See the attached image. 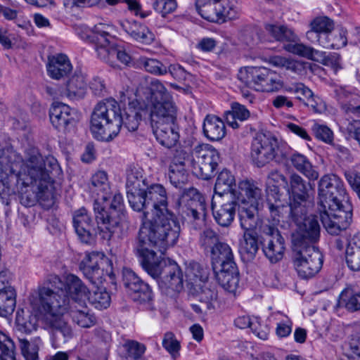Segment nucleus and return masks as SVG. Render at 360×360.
Segmentation results:
<instances>
[{"label": "nucleus", "mask_w": 360, "mask_h": 360, "mask_svg": "<svg viewBox=\"0 0 360 360\" xmlns=\"http://www.w3.org/2000/svg\"><path fill=\"white\" fill-rule=\"evenodd\" d=\"M30 300L33 309L43 314V321L51 331L54 345L72 337V329L63 319L65 314L69 313L72 321L82 328L96 323V318L89 313L86 302L71 304L63 290L54 292L48 287H39Z\"/></svg>", "instance_id": "1"}, {"label": "nucleus", "mask_w": 360, "mask_h": 360, "mask_svg": "<svg viewBox=\"0 0 360 360\" xmlns=\"http://www.w3.org/2000/svg\"><path fill=\"white\" fill-rule=\"evenodd\" d=\"M318 210L326 230L338 235L345 230L352 217V205L346 195L343 182L335 174L323 176L318 184Z\"/></svg>", "instance_id": "2"}, {"label": "nucleus", "mask_w": 360, "mask_h": 360, "mask_svg": "<svg viewBox=\"0 0 360 360\" xmlns=\"http://www.w3.org/2000/svg\"><path fill=\"white\" fill-rule=\"evenodd\" d=\"M152 219L144 221L139 231L134 252L141 264L158 259L151 248L164 254L167 248L173 246L180 234V224L174 213L158 210Z\"/></svg>", "instance_id": "3"}, {"label": "nucleus", "mask_w": 360, "mask_h": 360, "mask_svg": "<svg viewBox=\"0 0 360 360\" xmlns=\"http://www.w3.org/2000/svg\"><path fill=\"white\" fill-rule=\"evenodd\" d=\"M24 162L27 176L32 183L37 184L38 201L46 208L52 207L56 195L53 191L51 169L58 167L56 161L53 158L44 160L38 148L29 147L25 151Z\"/></svg>", "instance_id": "4"}, {"label": "nucleus", "mask_w": 360, "mask_h": 360, "mask_svg": "<svg viewBox=\"0 0 360 360\" xmlns=\"http://www.w3.org/2000/svg\"><path fill=\"white\" fill-rule=\"evenodd\" d=\"M103 202L105 203L104 205H101L97 200L94 205L96 219L103 232V240L110 241L113 238H123L127 233L128 221L122 196L117 193L109 204L108 200Z\"/></svg>", "instance_id": "5"}, {"label": "nucleus", "mask_w": 360, "mask_h": 360, "mask_svg": "<svg viewBox=\"0 0 360 360\" xmlns=\"http://www.w3.org/2000/svg\"><path fill=\"white\" fill-rule=\"evenodd\" d=\"M120 105L113 98L105 99L96 104L91 117L90 130L95 139L110 141L119 134Z\"/></svg>", "instance_id": "6"}, {"label": "nucleus", "mask_w": 360, "mask_h": 360, "mask_svg": "<svg viewBox=\"0 0 360 360\" xmlns=\"http://www.w3.org/2000/svg\"><path fill=\"white\" fill-rule=\"evenodd\" d=\"M239 189L238 200L244 204L238 210L240 226L245 232L255 231L259 219L258 210L262 202V190L248 180L239 182Z\"/></svg>", "instance_id": "7"}, {"label": "nucleus", "mask_w": 360, "mask_h": 360, "mask_svg": "<svg viewBox=\"0 0 360 360\" xmlns=\"http://www.w3.org/2000/svg\"><path fill=\"white\" fill-rule=\"evenodd\" d=\"M141 264L153 278H160L165 288L178 292L183 290V272L175 262L158 258Z\"/></svg>", "instance_id": "8"}, {"label": "nucleus", "mask_w": 360, "mask_h": 360, "mask_svg": "<svg viewBox=\"0 0 360 360\" xmlns=\"http://www.w3.org/2000/svg\"><path fill=\"white\" fill-rule=\"evenodd\" d=\"M292 262L300 278H311L321 269L323 257L316 246L295 247Z\"/></svg>", "instance_id": "9"}, {"label": "nucleus", "mask_w": 360, "mask_h": 360, "mask_svg": "<svg viewBox=\"0 0 360 360\" xmlns=\"http://www.w3.org/2000/svg\"><path fill=\"white\" fill-rule=\"evenodd\" d=\"M219 154L212 146L199 143L192 149L193 173L204 180L211 179L219 162Z\"/></svg>", "instance_id": "10"}, {"label": "nucleus", "mask_w": 360, "mask_h": 360, "mask_svg": "<svg viewBox=\"0 0 360 360\" xmlns=\"http://www.w3.org/2000/svg\"><path fill=\"white\" fill-rule=\"evenodd\" d=\"M122 282L131 299L142 304L146 310L155 312L157 309L153 303L150 287L141 280L135 272L127 268L122 270Z\"/></svg>", "instance_id": "11"}, {"label": "nucleus", "mask_w": 360, "mask_h": 360, "mask_svg": "<svg viewBox=\"0 0 360 360\" xmlns=\"http://www.w3.org/2000/svg\"><path fill=\"white\" fill-rule=\"evenodd\" d=\"M80 269L86 278L94 284L102 283L105 276L112 280L115 278L112 262L102 252L89 253L80 264Z\"/></svg>", "instance_id": "12"}, {"label": "nucleus", "mask_w": 360, "mask_h": 360, "mask_svg": "<svg viewBox=\"0 0 360 360\" xmlns=\"http://www.w3.org/2000/svg\"><path fill=\"white\" fill-rule=\"evenodd\" d=\"M278 151L277 139L271 134L260 133L252 143L251 158L257 167H262L272 160L278 162L285 158L284 155L280 158Z\"/></svg>", "instance_id": "13"}, {"label": "nucleus", "mask_w": 360, "mask_h": 360, "mask_svg": "<svg viewBox=\"0 0 360 360\" xmlns=\"http://www.w3.org/2000/svg\"><path fill=\"white\" fill-rule=\"evenodd\" d=\"M259 243L265 257L271 263H276L283 257L285 239L274 224H264L260 227Z\"/></svg>", "instance_id": "14"}, {"label": "nucleus", "mask_w": 360, "mask_h": 360, "mask_svg": "<svg viewBox=\"0 0 360 360\" xmlns=\"http://www.w3.org/2000/svg\"><path fill=\"white\" fill-rule=\"evenodd\" d=\"M79 117L76 109L60 102L53 103L49 110L50 121L53 127L63 133L73 131Z\"/></svg>", "instance_id": "15"}, {"label": "nucleus", "mask_w": 360, "mask_h": 360, "mask_svg": "<svg viewBox=\"0 0 360 360\" xmlns=\"http://www.w3.org/2000/svg\"><path fill=\"white\" fill-rule=\"evenodd\" d=\"M175 208L191 216L195 220L204 219L206 215L205 199L199 191L194 188L185 189L175 202Z\"/></svg>", "instance_id": "16"}, {"label": "nucleus", "mask_w": 360, "mask_h": 360, "mask_svg": "<svg viewBox=\"0 0 360 360\" xmlns=\"http://www.w3.org/2000/svg\"><path fill=\"white\" fill-rule=\"evenodd\" d=\"M73 226L79 240L84 243L91 244L98 233L103 239L98 221L96 219L95 223L85 208H81L75 212Z\"/></svg>", "instance_id": "17"}, {"label": "nucleus", "mask_w": 360, "mask_h": 360, "mask_svg": "<svg viewBox=\"0 0 360 360\" xmlns=\"http://www.w3.org/2000/svg\"><path fill=\"white\" fill-rule=\"evenodd\" d=\"M296 232L292 235L295 247L316 246L320 237V226L316 216L311 215L297 225Z\"/></svg>", "instance_id": "18"}, {"label": "nucleus", "mask_w": 360, "mask_h": 360, "mask_svg": "<svg viewBox=\"0 0 360 360\" xmlns=\"http://www.w3.org/2000/svg\"><path fill=\"white\" fill-rule=\"evenodd\" d=\"M149 109L151 126L172 124L177 120V108L172 98L150 103Z\"/></svg>", "instance_id": "19"}, {"label": "nucleus", "mask_w": 360, "mask_h": 360, "mask_svg": "<svg viewBox=\"0 0 360 360\" xmlns=\"http://www.w3.org/2000/svg\"><path fill=\"white\" fill-rule=\"evenodd\" d=\"M148 109V105L144 101L141 102L137 99L129 102V107L124 110V113L122 112L120 108L118 118L121 120V123L119 125V131L122 127L126 128L129 131H136L139 127L143 115L146 114Z\"/></svg>", "instance_id": "20"}, {"label": "nucleus", "mask_w": 360, "mask_h": 360, "mask_svg": "<svg viewBox=\"0 0 360 360\" xmlns=\"http://www.w3.org/2000/svg\"><path fill=\"white\" fill-rule=\"evenodd\" d=\"M111 27L104 24L95 25L89 36L91 41L94 44L98 57L101 59L106 58L108 51L114 46L112 40L113 37L110 33Z\"/></svg>", "instance_id": "21"}, {"label": "nucleus", "mask_w": 360, "mask_h": 360, "mask_svg": "<svg viewBox=\"0 0 360 360\" xmlns=\"http://www.w3.org/2000/svg\"><path fill=\"white\" fill-rule=\"evenodd\" d=\"M65 290H63L70 299L71 304L86 302L87 295L89 293L87 287L82 283L81 279L74 274H69L65 278Z\"/></svg>", "instance_id": "22"}, {"label": "nucleus", "mask_w": 360, "mask_h": 360, "mask_svg": "<svg viewBox=\"0 0 360 360\" xmlns=\"http://www.w3.org/2000/svg\"><path fill=\"white\" fill-rule=\"evenodd\" d=\"M334 27V22L330 18L326 16L317 17L310 22V30L306 33L307 39L311 43L319 45L324 37H327Z\"/></svg>", "instance_id": "23"}, {"label": "nucleus", "mask_w": 360, "mask_h": 360, "mask_svg": "<svg viewBox=\"0 0 360 360\" xmlns=\"http://www.w3.org/2000/svg\"><path fill=\"white\" fill-rule=\"evenodd\" d=\"M157 141L163 146L171 148L179 139V126L176 122L151 126Z\"/></svg>", "instance_id": "24"}, {"label": "nucleus", "mask_w": 360, "mask_h": 360, "mask_svg": "<svg viewBox=\"0 0 360 360\" xmlns=\"http://www.w3.org/2000/svg\"><path fill=\"white\" fill-rule=\"evenodd\" d=\"M120 25L127 34L138 42L148 44L154 39V34L148 27L136 20H124Z\"/></svg>", "instance_id": "25"}, {"label": "nucleus", "mask_w": 360, "mask_h": 360, "mask_svg": "<svg viewBox=\"0 0 360 360\" xmlns=\"http://www.w3.org/2000/svg\"><path fill=\"white\" fill-rule=\"evenodd\" d=\"M219 284L226 290L233 292L239 283V272L236 264H232L214 269Z\"/></svg>", "instance_id": "26"}, {"label": "nucleus", "mask_w": 360, "mask_h": 360, "mask_svg": "<svg viewBox=\"0 0 360 360\" xmlns=\"http://www.w3.org/2000/svg\"><path fill=\"white\" fill-rule=\"evenodd\" d=\"M46 68L49 75L52 79L58 80L71 72L72 65L66 55L59 53L48 58Z\"/></svg>", "instance_id": "27"}, {"label": "nucleus", "mask_w": 360, "mask_h": 360, "mask_svg": "<svg viewBox=\"0 0 360 360\" xmlns=\"http://www.w3.org/2000/svg\"><path fill=\"white\" fill-rule=\"evenodd\" d=\"M147 196V205L154 214H157L158 210H162L166 212L167 209V195L165 188L159 184H154L147 186L146 189Z\"/></svg>", "instance_id": "28"}, {"label": "nucleus", "mask_w": 360, "mask_h": 360, "mask_svg": "<svg viewBox=\"0 0 360 360\" xmlns=\"http://www.w3.org/2000/svg\"><path fill=\"white\" fill-rule=\"evenodd\" d=\"M236 179L234 176L228 169H223L218 175L215 185L214 193L219 196L229 195L232 198H236L240 195V189L236 188Z\"/></svg>", "instance_id": "29"}, {"label": "nucleus", "mask_w": 360, "mask_h": 360, "mask_svg": "<svg viewBox=\"0 0 360 360\" xmlns=\"http://www.w3.org/2000/svg\"><path fill=\"white\" fill-rule=\"evenodd\" d=\"M266 206L275 226L280 222L284 214L288 212V207L283 205L280 200L278 186H273L267 191Z\"/></svg>", "instance_id": "30"}, {"label": "nucleus", "mask_w": 360, "mask_h": 360, "mask_svg": "<svg viewBox=\"0 0 360 360\" xmlns=\"http://www.w3.org/2000/svg\"><path fill=\"white\" fill-rule=\"evenodd\" d=\"M238 201L236 198H231L217 209L212 206L213 217L219 226L228 227L231 224L238 207Z\"/></svg>", "instance_id": "31"}, {"label": "nucleus", "mask_w": 360, "mask_h": 360, "mask_svg": "<svg viewBox=\"0 0 360 360\" xmlns=\"http://www.w3.org/2000/svg\"><path fill=\"white\" fill-rule=\"evenodd\" d=\"M210 252L213 270L228 266L231 263H236L232 250L226 243L221 242L217 244V245L213 246Z\"/></svg>", "instance_id": "32"}, {"label": "nucleus", "mask_w": 360, "mask_h": 360, "mask_svg": "<svg viewBox=\"0 0 360 360\" xmlns=\"http://www.w3.org/2000/svg\"><path fill=\"white\" fill-rule=\"evenodd\" d=\"M203 133L210 141H219L226 135V127L219 117L216 115H208L204 120Z\"/></svg>", "instance_id": "33"}, {"label": "nucleus", "mask_w": 360, "mask_h": 360, "mask_svg": "<svg viewBox=\"0 0 360 360\" xmlns=\"http://www.w3.org/2000/svg\"><path fill=\"white\" fill-rule=\"evenodd\" d=\"M259 236L255 231L244 232L239 252L245 262L252 261L259 250Z\"/></svg>", "instance_id": "34"}, {"label": "nucleus", "mask_w": 360, "mask_h": 360, "mask_svg": "<svg viewBox=\"0 0 360 360\" xmlns=\"http://www.w3.org/2000/svg\"><path fill=\"white\" fill-rule=\"evenodd\" d=\"M288 188L292 199L300 200H307L309 198V192H314L313 185L295 173L290 175Z\"/></svg>", "instance_id": "35"}, {"label": "nucleus", "mask_w": 360, "mask_h": 360, "mask_svg": "<svg viewBox=\"0 0 360 360\" xmlns=\"http://www.w3.org/2000/svg\"><path fill=\"white\" fill-rule=\"evenodd\" d=\"M86 89V81L81 72L76 71L66 83V96L71 100H78L84 98Z\"/></svg>", "instance_id": "36"}, {"label": "nucleus", "mask_w": 360, "mask_h": 360, "mask_svg": "<svg viewBox=\"0 0 360 360\" xmlns=\"http://www.w3.org/2000/svg\"><path fill=\"white\" fill-rule=\"evenodd\" d=\"M189 291L191 295L205 305L207 309H214L212 302L216 300L217 297V292L214 288H211L205 284L201 285V283H199L190 286Z\"/></svg>", "instance_id": "37"}, {"label": "nucleus", "mask_w": 360, "mask_h": 360, "mask_svg": "<svg viewBox=\"0 0 360 360\" xmlns=\"http://www.w3.org/2000/svg\"><path fill=\"white\" fill-rule=\"evenodd\" d=\"M290 160L293 167L309 180L315 181L319 178V172L302 154L294 153L290 156Z\"/></svg>", "instance_id": "38"}, {"label": "nucleus", "mask_w": 360, "mask_h": 360, "mask_svg": "<svg viewBox=\"0 0 360 360\" xmlns=\"http://www.w3.org/2000/svg\"><path fill=\"white\" fill-rule=\"evenodd\" d=\"M186 277L188 288L195 283H205L209 278V269L198 262H191L186 268Z\"/></svg>", "instance_id": "39"}, {"label": "nucleus", "mask_w": 360, "mask_h": 360, "mask_svg": "<svg viewBox=\"0 0 360 360\" xmlns=\"http://www.w3.org/2000/svg\"><path fill=\"white\" fill-rule=\"evenodd\" d=\"M91 189L93 192H96L98 195V200L107 201L109 196V183L108 181L107 174L103 171H98L91 178Z\"/></svg>", "instance_id": "40"}, {"label": "nucleus", "mask_w": 360, "mask_h": 360, "mask_svg": "<svg viewBox=\"0 0 360 360\" xmlns=\"http://www.w3.org/2000/svg\"><path fill=\"white\" fill-rule=\"evenodd\" d=\"M148 184L143 176V171L140 167H134L127 172L126 188L127 191L146 189Z\"/></svg>", "instance_id": "41"}, {"label": "nucleus", "mask_w": 360, "mask_h": 360, "mask_svg": "<svg viewBox=\"0 0 360 360\" xmlns=\"http://www.w3.org/2000/svg\"><path fill=\"white\" fill-rule=\"evenodd\" d=\"M24 184L26 186L20 192V202L27 207L34 206L38 202L37 184L32 183L31 179L27 176Z\"/></svg>", "instance_id": "42"}, {"label": "nucleus", "mask_w": 360, "mask_h": 360, "mask_svg": "<svg viewBox=\"0 0 360 360\" xmlns=\"http://www.w3.org/2000/svg\"><path fill=\"white\" fill-rule=\"evenodd\" d=\"M145 98L148 103H153L160 100L171 98L165 86L158 80L153 79L150 82L149 86H148L144 91Z\"/></svg>", "instance_id": "43"}, {"label": "nucleus", "mask_w": 360, "mask_h": 360, "mask_svg": "<svg viewBox=\"0 0 360 360\" xmlns=\"http://www.w3.org/2000/svg\"><path fill=\"white\" fill-rule=\"evenodd\" d=\"M15 156L12 146L0 143V169L6 175L14 173L13 165Z\"/></svg>", "instance_id": "44"}, {"label": "nucleus", "mask_w": 360, "mask_h": 360, "mask_svg": "<svg viewBox=\"0 0 360 360\" xmlns=\"http://www.w3.org/2000/svg\"><path fill=\"white\" fill-rule=\"evenodd\" d=\"M101 59L108 63L111 67L117 68L120 67L117 61L128 65L131 58L124 50L114 45L108 51L106 58H102Z\"/></svg>", "instance_id": "45"}, {"label": "nucleus", "mask_w": 360, "mask_h": 360, "mask_svg": "<svg viewBox=\"0 0 360 360\" xmlns=\"http://www.w3.org/2000/svg\"><path fill=\"white\" fill-rule=\"evenodd\" d=\"M228 124L233 129H237L239 124L236 121L238 119L240 121L246 120L250 115V111L243 105L238 103L231 104V110L225 112Z\"/></svg>", "instance_id": "46"}, {"label": "nucleus", "mask_w": 360, "mask_h": 360, "mask_svg": "<svg viewBox=\"0 0 360 360\" xmlns=\"http://www.w3.org/2000/svg\"><path fill=\"white\" fill-rule=\"evenodd\" d=\"M307 200L292 199L288 207L289 217L296 224H300L306 220L308 217L306 207Z\"/></svg>", "instance_id": "47"}, {"label": "nucleus", "mask_w": 360, "mask_h": 360, "mask_svg": "<svg viewBox=\"0 0 360 360\" xmlns=\"http://www.w3.org/2000/svg\"><path fill=\"white\" fill-rule=\"evenodd\" d=\"M284 49L288 52L312 60H318L316 56L322 54L321 51L302 43H288Z\"/></svg>", "instance_id": "48"}, {"label": "nucleus", "mask_w": 360, "mask_h": 360, "mask_svg": "<svg viewBox=\"0 0 360 360\" xmlns=\"http://www.w3.org/2000/svg\"><path fill=\"white\" fill-rule=\"evenodd\" d=\"M37 320L35 316L29 313L25 314L23 310L18 311L15 318L16 328L23 333H30L37 329Z\"/></svg>", "instance_id": "49"}, {"label": "nucleus", "mask_w": 360, "mask_h": 360, "mask_svg": "<svg viewBox=\"0 0 360 360\" xmlns=\"http://www.w3.org/2000/svg\"><path fill=\"white\" fill-rule=\"evenodd\" d=\"M217 5V3L211 0L195 1V8L198 13L209 21L219 20Z\"/></svg>", "instance_id": "50"}, {"label": "nucleus", "mask_w": 360, "mask_h": 360, "mask_svg": "<svg viewBox=\"0 0 360 360\" xmlns=\"http://www.w3.org/2000/svg\"><path fill=\"white\" fill-rule=\"evenodd\" d=\"M127 198L131 207L136 212L149 210L147 205L146 189H136V191H127Z\"/></svg>", "instance_id": "51"}, {"label": "nucleus", "mask_w": 360, "mask_h": 360, "mask_svg": "<svg viewBox=\"0 0 360 360\" xmlns=\"http://www.w3.org/2000/svg\"><path fill=\"white\" fill-rule=\"evenodd\" d=\"M346 34L347 30L342 28L340 30L338 34L331 32L327 37H324L319 46L325 49H332L342 48L347 44Z\"/></svg>", "instance_id": "52"}, {"label": "nucleus", "mask_w": 360, "mask_h": 360, "mask_svg": "<svg viewBox=\"0 0 360 360\" xmlns=\"http://www.w3.org/2000/svg\"><path fill=\"white\" fill-rule=\"evenodd\" d=\"M16 293L14 288H8V291L0 292V316L6 317L11 314L15 308Z\"/></svg>", "instance_id": "53"}, {"label": "nucleus", "mask_w": 360, "mask_h": 360, "mask_svg": "<svg viewBox=\"0 0 360 360\" xmlns=\"http://www.w3.org/2000/svg\"><path fill=\"white\" fill-rule=\"evenodd\" d=\"M218 20H233L238 13V0H222L217 3Z\"/></svg>", "instance_id": "54"}, {"label": "nucleus", "mask_w": 360, "mask_h": 360, "mask_svg": "<svg viewBox=\"0 0 360 360\" xmlns=\"http://www.w3.org/2000/svg\"><path fill=\"white\" fill-rule=\"evenodd\" d=\"M265 29L277 41H291L295 38L293 32L284 25L267 24Z\"/></svg>", "instance_id": "55"}, {"label": "nucleus", "mask_w": 360, "mask_h": 360, "mask_svg": "<svg viewBox=\"0 0 360 360\" xmlns=\"http://www.w3.org/2000/svg\"><path fill=\"white\" fill-rule=\"evenodd\" d=\"M0 360H16L15 343L2 331H0Z\"/></svg>", "instance_id": "56"}, {"label": "nucleus", "mask_w": 360, "mask_h": 360, "mask_svg": "<svg viewBox=\"0 0 360 360\" xmlns=\"http://www.w3.org/2000/svg\"><path fill=\"white\" fill-rule=\"evenodd\" d=\"M86 299L96 309H106L110 306L111 298L105 289L98 288L92 293L89 292Z\"/></svg>", "instance_id": "57"}, {"label": "nucleus", "mask_w": 360, "mask_h": 360, "mask_svg": "<svg viewBox=\"0 0 360 360\" xmlns=\"http://www.w3.org/2000/svg\"><path fill=\"white\" fill-rule=\"evenodd\" d=\"M338 304L345 307L349 311H356L360 309V291L353 293L351 291H343L339 297Z\"/></svg>", "instance_id": "58"}, {"label": "nucleus", "mask_w": 360, "mask_h": 360, "mask_svg": "<svg viewBox=\"0 0 360 360\" xmlns=\"http://www.w3.org/2000/svg\"><path fill=\"white\" fill-rule=\"evenodd\" d=\"M234 325L236 327L245 329L247 328H250L252 331L260 339L266 340L267 339V332L266 330L257 331V323H254L252 321L250 316L247 315H243L238 316L234 320Z\"/></svg>", "instance_id": "59"}, {"label": "nucleus", "mask_w": 360, "mask_h": 360, "mask_svg": "<svg viewBox=\"0 0 360 360\" xmlns=\"http://www.w3.org/2000/svg\"><path fill=\"white\" fill-rule=\"evenodd\" d=\"M19 347L25 360H38L39 347L36 341L29 342L27 339L19 338Z\"/></svg>", "instance_id": "60"}, {"label": "nucleus", "mask_w": 360, "mask_h": 360, "mask_svg": "<svg viewBox=\"0 0 360 360\" xmlns=\"http://www.w3.org/2000/svg\"><path fill=\"white\" fill-rule=\"evenodd\" d=\"M127 356L133 360L140 359L146 352V346L136 340H127L123 344Z\"/></svg>", "instance_id": "61"}, {"label": "nucleus", "mask_w": 360, "mask_h": 360, "mask_svg": "<svg viewBox=\"0 0 360 360\" xmlns=\"http://www.w3.org/2000/svg\"><path fill=\"white\" fill-rule=\"evenodd\" d=\"M169 179L175 187H181L187 181V174L184 167L170 165L168 173Z\"/></svg>", "instance_id": "62"}, {"label": "nucleus", "mask_w": 360, "mask_h": 360, "mask_svg": "<svg viewBox=\"0 0 360 360\" xmlns=\"http://www.w3.org/2000/svg\"><path fill=\"white\" fill-rule=\"evenodd\" d=\"M162 346L173 358L175 359L179 356L181 345L173 333L167 332L165 334L162 340Z\"/></svg>", "instance_id": "63"}, {"label": "nucleus", "mask_w": 360, "mask_h": 360, "mask_svg": "<svg viewBox=\"0 0 360 360\" xmlns=\"http://www.w3.org/2000/svg\"><path fill=\"white\" fill-rule=\"evenodd\" d=\"M142 65L147 72L155 75H163L167 72V67L156 59L145 58Z\"/></svg>", "instance_id": "64"}]
</instances>
